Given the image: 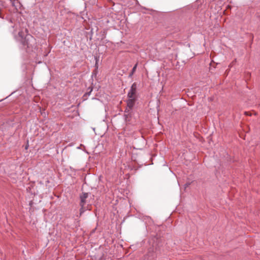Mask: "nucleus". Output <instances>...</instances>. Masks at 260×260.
<instances>
[{
  "label": "nucleus",
  "mask_w": 260,
  "mask_h": 260,
  "mask_svg": "<svg viewBox=\"0 0 260 260\" xmlns=\"http://www.w3.org/2000/svg\"><path fill=\"white\" fill-rule=\"evenodd\" d=\"M15 30L14 31L13 34L15 39L20 42L23 46L25 48H30L32 46V44L35 43V40L34 38L30 35H25L24 32L23 31H19L18 35H15Z\"/></svg>",
  "instance_id": "1"
},
{
  "label": "nucleus",
  "mask_w": 260,
  "mask_h": 260,
  "mask_svg": "<svg viewBox=\"0 0 260 260\" xmlns=\"http://www.w3.org/2000/svg\"><path fill=\"white\" fill-rule=\"evenodd\" d=\"M89 193H83L80 196V214L81 215L84 211L86 210V208L84 207V205L86 203V200L88 197Z\"/></svg>",
  "instance_id": "2"
},
{
  "label": "nucleus",
  "mask_w": 260,
  "mask_h": 260,
  "mask_svg": "<svg viewBox=\"0 0 260 260\" xmlns=\"http://www.w3.org/2000/svg\"><path fill=\"white\" fill-rule=\"evenodd\" d=\"M137 89V84L136 83H134L131 86V89L128 92L127 96L128 98L131 99H136V93Z\"/></svg>",
  "instance_id": "3"
},
{
  "label": "nucleus",
  "mask_w": 260,
  "mask_h": 260,
  "mask_svg": "<svg viewBox=\"0 0 260 260\" xmlns=\"http://www.w3.org/2000/svg\"><path fill=\"white\" fill-rule=\"evenodd\" d=\"M156 254L153 252V250L150 249L147 255L145 256V259L147 260H154L156 257Z\"/></svg>",
  "instance_id": "4"
},
{
  "label": "nucleus",
  "mask_w": 260,
  "mask_h": 260,
  "mask_svg": "<svg viewBox=\"0 0 260 260\" xmlns=\"http://www.w3.org/2000/svg\"><path fill=\"white\" fill-rule=\"evenodd\" d=\"M135 100L136 99L128 98V100L127 101V106L130 108H133L134 105Z\"/></svg>",
  "instance_id": "5"
},
{
  "label": "nucleus",
  "mask_w": 260,
  "mask_h": 260,
  "mask_svg": "<svg viewBox=\"0 0 260 260\" xmlns=\"http://www.w3.org/2000/svg\"><path fill=\"white\" fill-rule=\"evenodd\" d=\"M137 64H135V66L133 67L132 70V72L131 73L129 74V77H132L133 75V74L135 73V72L136 71V68H137Z\"/></svg>",
  "instance_id": "6"
},
{
  "label": "nucleus",
  "mask_w": 260,
  "mask_h": 260,
  "mask_svg": "<svg viewBox=\"0 0 260 260\" xmlns=\"http://www.w3.org/2000/svg\"><path fill=\"white\" fill-rule=\"evenodd\" d=\"M77 149H80V146L78 147H77Z\"/></svg>",
  "instance_id": "7"
}]
</instances>
